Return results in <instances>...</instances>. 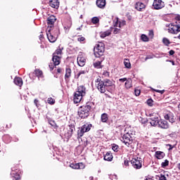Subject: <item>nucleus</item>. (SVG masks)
I'll return each instance as SVG.
<instances>
[{
	"mask_svg": "<svg viewBox=\"0 0 180 180\" xmlns=\"http://www.w3.org/2000/svg\"><path fill=\"white\" fill-rule=\"evenodd\" d=\"M92 103H87L86 105H83L78 111V115L81 119H86L89 116V112H91V108Z\"/></svg>",
	"mask_w": 180,
	"mask_h": 180,
	"instance_id": "1",
	"label": "nucleus"
},
{
	"mask_svg": "<svg viewBox=\"0 0 180 180\" xmlns=\"http://www.w3.org/2000/svg\"><path fill=\"white\" fill-rule=\"evenodd\" d=\"M86 89L82 85L78 87L77 91L75 94L73 101L75 103H79L82 101V96H85Z\"/></svg>",
	"mask_w": 180,
	"mask_h": 180,
	"instance_id": "2",
	"label": "nucleus"
},
{
	"mask_svg": "<svg viewBox=\"0 0 180 180\" xmlns=\"http://www.w3.org/2000/svg\"><path fill=\"white\" fill-rule=\"evenodd\" d=\"M94 56L96 58H101L105 53V44L99 43L94 46Z\"/></svg>",
	"mask_w": 180,
	"mask_h": 180,
	"instance_id": "3",
	"label": "nucleus"
},
{
	"mask_svg": "<svg viewBox=\"0 0 180 180\" xmlns=\"http://www.w3.org/2000/svg\"><path fill=\"white\" fill-rule=\"evenodd\" d=\"M58 34H60V30L57 28H56L52 33L50 30L46 32V36L50 43H56V41H57Z\"/></svg>",
	"mask_w": 180,
	"mask_h": 180,
	"instance_id": "4",
	"label": "nucleus"
},
{
	"mask_svg": "<svg viewBox=\"0 0 180 180\" xmlns=\"http://www.w3.org/2000/svg\"><path fill=\"white\" fill-rule=\"evenodd\" d=\"M120 141L124 143L127 147H129L133 142V134L127 132L121 137Z\"/></svg>",
	"mask_w": 180,
	"mask_h": 180,
	"instance_id": "5",
	"label": "nucleus"
},
{
	"mask_svg": "<svg viewBox=\"0 0 180 180\" xmlns=\"http://www.w3.org/2000/svg\"><path fill=\"white\" fill-rule=\"evenodd\" d=\"M91 127H92V124H84L79 127L77 130V139H81L85 133L89 131V130H91Z\"/></svg>",
	"mask_w": 180,
	"mask_h": 180,
	"instance_id": "6",
	"label": "nucleus"
},
{
	"mask_svg": "<svg viewBox=\"0 0 180 180\" xmlns=\"http://www.w3.org/2000/svg\"><path fill=\"white\" fill-rule=\"evenodd\" d=\"M11 175L15 180L20 179V170L19 169L18 165H15L11 168Z\"/></svg>",
	"mask_w": 180,
	"mask_h": 180,
	"instance_id": "7",
	"label": "nucleus"
},
{
	"mask_svg": "<svg viewBox=\"0 0 180 180\" xmlns=\"http://www.w3.org/2000/svg\"><path fill=\"white\" fill-rule=\"evenodd\" d=\"M168 33L171 34H178L180 32V24L179 22H175L173 25V27H169L167 29Z\"/></svg>",
	"mask_w": 180,
	"mask_h": 180,
	"instance_id": "8",
	"label": "nucleus"
},
{
	"mask_svg": "<svg viewBox=\"0 0 180 180\" xmlns=\"http://www.w3.org/2000/svg\"><path fill=\"white\" fill-rule=\"evenodd\" d=\"M67 130V132L65 133V136L66 137V139H71V137H72L74 131H75V125L72 124H69Z\"/></svg>",
	"mask_w": 180,
	"mask_h": 180,
	"instance_id": "9",
	"label": "nucleus"
},
{
	"mask_svg": "<svg viewBox=\"0 0 180 180\" xmlns=\"http://www.w3.org/2000/svg\"><path fill=\"white\" fill-rule=\"evenodd\" d=\"M153 6L154 9H156L157 11L160 9H162L165 6V4L162 0H154Z\"/></svg>",
	"mask_w": 180,
	"mask_h": 180,
	"instance_id": "10",
	"label": "nucleus"
},
{
	"mask_svg": "<svg viewBox=\"0 0 180 180\" xmlns=\"http://www.w3.org/2000/svg\"><path fill=\"white\" fill-rule=\"evenodd\" d=\"M131 164L132 165L134 168H135L136 169H140V168H141V167H142L141 160L139 158H133L131 160Z\"/></svg>",
	"mask_w": 180,
	"mask_h": 180,
	"instance_id": "11",
	"label": "nucleus"
},
{
	"mask_svg": "<svg viewBox=\"0 0 180 180\" xmlns=\"http://www.w3.org/2000/svg\"><path fill=\"white\" fill-rule=\"evenodd\" d=\"M149 120L151 126H158L160 120H161V117L158 115H153L149 118Z\"/></svg>",
	"mask_w": 180,
	"mask_h": 180,
	"instance_id": "12",
	"label": "nucleus"
},
{
	"mask_svg": "<svg viewBox=\"0 0 180 180\" xmlns=\"http://www.w3.org/2000/svg\"><path fill=\"white\" fill-rule=\"evenodd\" d=\"M158 126L160 129H169V124H168V122L161 119L159 121V124H158Z\"/></svg>",
	"mask_w": 180,
	"mask_h": 180,
	"instance_id": "13",
	"label": "nucleus"
},
{
	"mask_svg": "<svg viewBox=\"0 0 180 180\" xmlns=\"http://www.w3.org/2000/svg\"><path fill=\"white\" fill-rule=\"evenodd\" d=\"M97 89L101 91V94H105L106 92V86L103 85V82H101L97 84Z\"/></svg>",
	"mask_w": 180,
	"mask_h": 180,
	"instance_id": "14",
	"label": "nucleus"
},
{
	"mask_svg": "<svg viewBox=\"0 0 180 180\" xmlns=\"http://www.w3.org/2000/svg\"><path fill=\"white\" fill-rule=\"evenodd\" d=\"M49 6H51V8H54L55 9H58L60 6V2H58V0H50Z\"/></svg>",
	"mask_w": 180,
	"mask_h": 180,
	"instance_id": "15",
	"label": "nucleus"
},
{
	"mask_svg": "<svg viewBox=\"0 0 180 180\" xmlns=\"http://www.w3.org/2000/svg\"><path fill=\"white\" fill-rule=\"evenodd\" d=\"M165 119L169 120L170 123H175V117H174V114L171 112L165 115Z\"/></svg>",
	"mask_w": 180,
	"mask_h": 180,
	"instance_id": "16",
	"label": "nucleus"
},
{
	"mask_svg": "<svg viewBox=\"0 0 180 180\" xmlns=\"http://www.w3.org/2000/svg\"><path fill=\"white\" fill-rule=\"evenodd\" d=\"M85 58H84L82 56H79L77 57V64L78 65H79V67H84V65H85Z\"/></svg>",
	"mask_w": 180,
	"mask_h": 180,
	"instance_id": "17",
	"label": "nucleus"
},
{
	"mask_svg": "<svg viewBox=\"0 0 180 180\" xmlns=\"http://www.w3.org/2000/svg\"><path fill=\"white\" fill-rule=\"evenodd\" d=\"M56 20H57V18H56V16L54 15L49 16L47 19L48 26H53Z\"/></svg>",
	"mask_w": 180,
	"mask_h": 180,
	"instance_id": "18",
	"label": "nucleus"
},
{
	"mask_svg": "<svg viewBox=\"0 0 180 180\" xmlns=\"http://www.w3.org/2000/svg\"><path fill=\"white\" fill-rule=\"evenodd\" d=\"M103 60H105V58L101 57V58H100V60L96 61V62L93 64L94 68H98V69L102 68V65H101V64H102V61H103Z\"/></svg>",
	"mask_w": 180,
	"mask_h": 180,
	"instance_id": "19",
	"label": "nucleus"
},
{
	"mask_svg": "<svg viewBox=\"0 0 180 180\" xmlns=\"http://www.w3.org/2000/svg\"><path fill=\"white\" fill-rule=\"evenodd\" d=\"M96 5L98 8H100L101 9H103V8L106 6V0H97Z\"/></svg>",
	"mask_w": 180,
	"mask_h": 180,
	"instance_id": "20",
	"label": "nucleus"
},
{
	"mask_svg": "<svg viewBox=\"0 0 180 180\" xmlns=\"http://www.w3.org/2000/svg\"><path fill=\"white\" fill-rule=\"evenodd\" d=\"M144 8H146V5L141 2H137L135 4V9H136V11H139V12H141V10L144 9Z\"/></svg>",
	"mask_w": 180,
	"mask_h": 180,
	"instance_id": "21",
	"label": "nucleus"
},
{
	"mask_svg": "<svg viewBox=\"0 0 180 180\" xmlns=\"http://www.w3.org/2000/svg\"><path fill=\"white\" fill-rule=\"evenodd\" d=\"M52 61L54 64V67H56V65H59V64H60V56H58L57 55H53V56L52 58Z\"/></svg>",
	"mask_w": 180,
	"mask_h": 180,
	"instance_id": "22",
	"label": "nucleus"
},
{
	"mask_svg": "<svg viewBox=\"0 0 180 180\" xmlns=\"http://www.w3.org/2000/svg\"><path fill=\"white\" fill-rule=\"evenodd\" d=\"M14 84L18 86H22L23 85V80L20 77H15L14 79Z\"/></svg>",
	"mask_w": 180,
	"mask_h": 180,
	"instance_id": "23",
	"label": "nucleus"
},
{
	"mask_svg": "<svg viewBox=\"0 0 180 180\" xmlns=\"http://www.w3.org/2000/svg\"><path fill=\"white\" fill-rule=\"evenodd\" d=\"M155 157L158 158V160H162V158L165 157V153L161 151H156Z\"/></svg>",
	"mask_w": 180,
	"mask_h": 180,
	"instance_id": "24",
	"label": "nucleus"
},
{
	"mask_svg": "<svg viewBox=\"0 0 180 180\" xmlns=\"http://www.w3.org/2000/svg\"><path fill=\"white\" fill-rule=\"evenodd\" d=\"M105 161H112L113 160V156L110 152H107L105 155H104Z\"/></svg>",
	"mask_w": 180,
	"mask_h": 180,
	"instance_id": "25",
	"label": "nucleus"
},
{
	"mask_svg": "<svg viewBox=\"0 0 180 180\" xmlns=\"http://www.w3.org/2000/svg\"><path fill=\"white\" fill-rule=\"evenodd\" d=\"M71 68H66L65 70V79H68V78H70V77H71Z\"/></svg>",
	"mask_w": 180,
	"mask_h": 180,
	"instance_id": "26",
	"label": "nucleus"
},
{
	"mask_svg": "<svg viewBox=\"0 0 180 180\" xmlns=\"http://www.w3.org/2000/svg\"><path fill=\"white\" fill-rule=\"evenodd\" d=\"M109 120V117L108 116V114L103 113L101 115V122L103 123H106L108 120Z\"/></svg>",
	"mask_w": 180,
	"mask_h": 180,
	"instance_id": "27",
	"label": "nucleus"
},
{
	"mask_svg": "<svg viewBox=\"0 0 180 180\" xmlns=\"http://www.w3.org/2000/svg\"><path fill=\"white\" fill-rule=\"evenodd\" d=\"M36 76L40 79V78H43V71L40 70H35Z\"/></svg>",
	"mask_w": 180,
	"mask_h": 180,
	"instance_id": "28",
	"label": "nucleus"
},
{
	"mask_svg": "<svg viewBox=\"0 0 180 180\" xmlns=\"http://www.w3.org/2000/svg\"><path fill=\"white\" fill-rule=\"evenodd\" d=\"M125 88L127 89H130L131 88L132 84H131V79H128L127 82H125Z\"/></svg>",
	"mask_w": 180,
	"mask_h": 180,
	"instance_id": "29",
	"label": "nucleus"
},
{
	"mask_svg": "<svg viewBox=\"0 0 180 180\" xmlns=\"http://www.w3.org/2000/svg\"><path fill=\"white\" fill-rule=\"evenodd\" d=\"M103 84L105 86H112V84L113 83L112 82V81H110V79H106L104 81H103Z\"/></svg>",
	"mask_w": 180,
	"mask_h": 180,
	"instance_id": "30",
	"label": "nucleus"
},
{
	"mask_svg": "<svg viewBox=\"0 0 180 180\" xmlns=\"http://www.w3.org/2000/svg\"><path fill=\"white\" fill-rule=\"evenodd\" d=\"M124 65L125 68H131V64H130V60L129 59H125L124 60Z\"/></svg>",
	"mask_w": 180,
	"mask_h": 180,
	"instance_id": "31",
	"label": "nucleus"
},
{
	"mask_svg": "<svg viewBox=\"0 0 180 180\" xmlns=\"http://www.w3.org/2000/svg\"><path fill=\"white\" fill-rule=\"evenodd\" d=\"M110 31L108 30L103 32H101V39H105V37H107V36H110Z\"/></svg>",
	"mask_w": 180,
	"mask_h": 180,
	"instance_id": "32",
	"label": "nucleus"
},
{
	"mask_svg": "<svg viewBox=\"0 0 180 180\" xmlns=\"http://www.w3.org/2000/svg\"><path fill=\"white\" fill-rule=\"evenodd\" d=\"M85 74H86V70H80L79 71L77 75H75V78L78 79L79 78V77H82V75H85Z\"/></svg>",
	"mask_w": 180,
	"mask_h": 180,
	"instance_id": "33",
	"label": "nucleus"
},
{
	"mask_svg": "<svg viewBox=\"0 0 180 180\" xmlns=\"http://www.w3.org/2000/svg\"><path fill=\"white\" fill-rule=\"evenodd\" d=\"M162 43H163V44H165V46H168L170 45L171 41H169V39L165 37V38L162 39Z\"/></svg>",
	"mask_w": 180,
	"mask_h": 180,
	"instance_id": "34",
	"label": "nucleus"
},
{
	"mask_svg": "<svg viewBox=\"0 0 180 180\" xmlns=\"http://www.w3.org/2000/svg\"><path fill=\"white\" fill-rule=\"evenodd\" d=\"M70 168H72L73 169H79V167L78 166V163H71L70 165Z\"/></svg>",
	"mask_w": 180,
	"mask_h": 180,
	"instance_id": "35",
	"label": "nucleus"
},
{
	"mask_svg": "<svg viewBox=\"0 0 180 180\" xmlns=\"http://www.w3.org/2000/svg\"><path fill=\"white\" fill-rule=\"evenodd\" d=\"M168 165H169V161H168V160H165V162L161 164L162 168H165V167H168Z\"/></svg>",
	"mask_w": 180,
	"mask_h": 180,
	"instance_id": "36",
	"label": "nucleus"
},
{
	"mask_svg": "<svg viewBox=\"0 0 180 180\" xmlns=\"http://www.w3.org/2000/svg\"><path fill=\"white\" fill-rule=\"evenodd\" d=\"M112 150H113V151H115V153H117V151H119V146H117L115 143L112 144Z\"/></svg>",
	"mask_w": 180,
	"mask_h": 180,
	"instance_id": "37",
	"label": "nucleus"
},
{
	"mask_svg": "<svg viewBox=\"0 0 180 180\" xmlns=\"http://www.w3.org/2000/svg\"><path fill=\"white\" fill-rule=\"evenodd\" d=\"M141 39L142 40V41H148V37H147V35L142 34V35L141 36Z\"/></svg>",
	"mask_w": 180,
	"mask_h": 180,
	"instance_id": "38",
	"label": "nucleus"
},
{
	"mask_svg": "<svg viewBox=\"0 0 180 180\" xmlns=\"http://www.w3.org/2000/svg\"><path fill=\"white\" fill-rule=\"evenodd\" d=\"M91 22L94 25H96V23H99V18L98 17H94L91 19Z\"/></svg>",
	"mask_w": 180,
	"mask_h": 180,
	"instance_id": "39",
	"label": "nucleus"
},
{
	"mask_svg": "<svg viewBox=\"0 0 180 180\" xmlns=\"http://www.w3.org/2000/svg\"><path fill=\"white\" fill-rule=\"evenodd\" d=\"M139 122H141V124H143V126H146L147 124L148 120L146 118L141 117L139 119Z\"/></svg>",
	"mask_w": 180,
	"mask_h": 180,
	"instance_id": "40",
	"label": "nucleus"
},
{
	"mask_svg": "<svg viewBox=\"0 0 180 180\" xmlns=\"http://www.w3.org/2000/svg\"><path fill=\"white\" fill-rule=\"evenodd\" d=\"M47 102L50 105H54V103H56V101L53 98H51V97L48 98Z\"/></svg>",
	"mask_w": 180,
	"mask_h": 180,
	"instance_id": "41",
	"label": "nucleus"
},
{
	"mask_svg": "<svg viewBox=\"0 0 180 180\" xmlns=\"http://www.w3.org/2000/svg\"><path fill=\"white\" fill-rule=\"evenodd\" d=\"M63 53V51L60 49H56L53 53V56H60Z\"/></svg>",
	"mask_w": 180,
	"mask_h": 180,
	"instance_id": "42",
	"label": "nucleus"
},
{
	"mask_svg": "<svg viewBox=\"0 0 180 180\" xmlns=\"http://www.w3.org/2000/svg\"><path fill=\"white\" fill-rule=\"evenodd\" d=\"M49 123L51 126H52V127H57V124H56V122L53 120H49Z\"/></svg>",
	"mask_w": 180,
	"mask_h": 180,
	"instance_id": "43",
	"label": "nucleus"
},
{
	"mask_svg": "<svg viewBox=\"0 0 180 180\" xmlns=\"http://www.w3.org/2000/svg\"><path fill=\"white\" fill-rule=\"evenodd\" d=\"M114 27H117V26L119 27V18H115V19L114 20Z\"/></svg>",
	"mask_w": 180,
	"mask_h": 180,
	"instance_id": "44",
	"label": "nucleus"
},
{
	"mask_svg": "<svg viewBox=\"0 0 180 180\" xmlns=\"http://www.w3.org/2000/svg\"><path fill=\"white\" fill-rule=\"evenodd\" d=\"M148 37H150V39H153V37H154V31H153V30H149Z\"/></svg>",
	"mask_w": 180,
	"mask_h": 180,
	"instance_id": "45",
	"label": "nucleus"
},
{
	"mask_svg": "<svg viewBox=\"0 0 180 180\" xmlns=\"http://www.w3.org/2000/svg\"><path fill=\"white\" fill-rule=\"evenodd\" d=\"M79 169H84L85 168V165L82 162L77 163Z\"/></svg>",
	"mask_w": 180,
	"mask_h": 180,
	"instance_id": "46",
	"label": "nucleus"
},
{
	"mask_svg": "<svg viewBox=\"0 0 180 180\" xmlns=\"http://www.w3.org/2000/svg\"><path fill=\"white\" fill-rule=\"evenodd\" d=\"M126 20H122L119 22V27H122V26H125Z\"/></svg>",
	"mask_w": 180,
	"mask_h": 180,
	"instance_id": "47",
	"label": "nucleus"
},
{
	"mask_svg": "<svg viewBox=\"0 0 180 180\" xmlns=\"http://www.w3.org/2000/svg\"><path fill=\"white\" fill-rule=\"evenodd\" d=\"M154 101H153V99H151V98H149V99H148V101H147V103H148V106H153V103Z\"/></svg>",
	"mask_w": 180,
	"mask_h": 180,
	"instance_id": "48",
	"label": "nucleus"
},
{
	"mask_svg": "<svg viewBox=\"0 0 180 180\" xmlns=\"http://www.w3.org/2000/svg\"><path fill=\"white\" fill-rule=\"evenodd\" d=\"M153 91H155V92H158V94H161V95L165 92V90L153 89Z\"/></svg>",
	"mask_w": 180,
	"mask_h": 180,
	"instance_id": "49",
	"label": "nucleus"
},
{
	"mask_svg": "<svg viewBox=\"0 0 180 180\" xmlns=\"http://www.w3.org/2000/svg\"><path fill=\"white\" fill-rule=\"evenodd\" d=\"M159 180H167V177L165 176V175L160 174Z\"/></svg>",
	"mask_w": 180,
	"mask_h": 180,
	"instance_id": "50",
	"label": "nucleus"
},
{
	"mask_svg": "<svg viewBox=\"0 0 180 180\" xmlns=\"http://www.w3.org/2000/svg\"><path fill=\"white\" fill-rule=\"evenodd\" d=\"M85 40V37H82V36H79L78 38H77V41H84Z\"/></svg>",
	"mask_w": 180,
	"mask_h": 180,
	"instance_id": "51",
	"label": "nucleus"
},
{
	"mask_svg": "<svg viewBox=\"0 0 180 180\" xmlns=\"http://www.w3.org/2000/svg\"><path fill=\"white\" fill-rule=\"evenodd\" d=\"M175 20H176V22H179V25H180V15H177L175 17Z\"/></svg>",
	"mask_w": 180,
	"mask_h": 180,
	"instance_id": "52",
	"label": "nucleus"
},
{
	"mask_svg": "<svg viewBox=\"0 0 180 180\" xmlns=\"http://www.w3.org/2000/svg\"><path fill=\"white\" fill-rule=\"evenodd\" d=\"M134 93H135L136 96H139L141 94V91L139 89H135Z\"/></svg>",
	"mask_w": 180,
	"mask_h": 180,
	"instance_id": "53",
	"label": "nucleus"
},
{
	"mask_svg": "<svg viewBox=\"0 0 180 180\" xmlns=\"http://www.w3.org/2000/svg\"><path fill=\"white\" fill-rule=\"evenodd\" d=\"M120 32V29H118V28H115L114 29V31H113V33L114 34H117V33Z\"/></svg>",
	"mask_w": 180,
	"mask_h": 180,
	"instance_id": "54",
	"label": "nucleus"
},
{
	"mask_svg": "<svg viewBox=\"0 0 180 180\" xmlns=\"http://www.w3.org/2000/svg\"><path fill=\"white\" fill-rule=\"evenodd\" d=\"M127 80V78L124 77V78H122V79H119L120 82H126Z\"/></svg>",
	"mask_w": 180,
	"mask_h": 180,
	"instance_id": "55",
	"label": "nucleus"
},
{
	"mask_svg": "<svg viewBox=\"0 0 180 180\" xmlns=\"http://www.w3.org/2000/svg\"><path fill=\"white\" fill-rule=\"evenodd\" d=\"M169 56H174V54H175V51H174V50H170V51H169Z\"/></svg>",
	"mask_w": 180,
	"mask_h": 180,
	"instance_id": "56",
	"label": "nucleus"
},
{
	"mask_svg": "<svg viewBox=\"0 0 180 180\" xmlns=\"http://www.w3.org/2000/svg\"><path fill=\"white\" fill-rule=\"evenodd\" d=\"M49 68L51 71H53L54 70V65H53V64L49 65Z\"/></svg>",
	"mask_w": 180,
	"mask_h": 180,
	"instance_id": "57",
	"label": "nucleus"
},
{
	"mask_svg": "<svg viewBox=\"0 0 180 180\" xmlns=\"http://www.w3.org/2000/svg\"><path fill=\"white\" fill-rule=\"evenodd\" d=\"M124 165H125V167H129V162L127 160H124Z\"/></svg>",
	"mask_w": 180,
	"mask_h": 180,
	"instance_id": "58",
	"label": "nucleus"
},
{
	"mask_svg": "<svg viewBox=\"0 0 180 180\" xmlns=\"http://www.w3.org/2000/svg\"><path fill=\"white\" fill-rule=\"evenodd\" d=\"M167 146L169 147V150H172V148H174V146H172L171 144H167Z\"/></svg>",
	"mask_w": 180,
	"mask_h": 180,
	"instance_id": "59",
	"label": "nucleus"
},
{
	"mask_svg": "<svg viewBox=\"0 0 180 180\" xmlns=\"http://www.w3.org/2000/svg\"><path fill=\"white\" fill-rule=\"evenodd\" d=\"M96 82H98V84H100V82H103V81H102L101 79L98 78L96 79Z\"/></svg>",
	"mask_w": 180,
	"mask_h": 180,
	"instance_id": "60",
	"label": "nucleus"
},
{
	"mask_svg": "<svg viewBox=\"0 0 180 180\" xmlns=\"http://www.w3.org/2000/svg\"><path fill=\"white\" fill-rule=\"evenodd\" d=\"M103 75H105V77H109V72H104Z\"/></svg>",
	"mask_w": 180,
	"mask_h": 180,
	"instance_id": "61",
	"label": "nucleus"
},
{
	"mask_svg": "<svg viewBox=\"0 0 180 180\" xmlns=\"http://www.w3.org/2000/svg\"><path fill=\"white\" fill-rule=\"evenodd\" d=\"M42 39H44L43 34H40L39 35V40H41Z\"/></svg>",
	"mask_w": 180,
	"mask_h": 180,
	"instance_id": "62",
	"label": "nucleus"
},
{
	"mask_svg": "<svg viewBox=\"0 0 180 180\" xmlns=\"http://www.w3.org/2000/svg\"><path fill=\"white\" fill-rule=\"evenodd\" d=\"M34 102L35 105H37V103L39 102V101H37V99H34Z\"/></svg>",
	"mask_w": 180,
	"mask_h": 180,
	"instance_id": "63",
	"label": "nucleus"
},
{
	"mask_svg": "<svg viewBox=\"0 0 180 180\" xmlns=\"http://www.w3.org/2000/svg\"><path fill=\"white\" fill-rule=\"evenodd\" d=\"M57 72H58V73L61 72V69L58 68V69H57Z\"/></svg>",
	"mask_w": 180,
	"mask_h": 180,
	"instance_id": "64",
	"label": "nucleus"
}]
</instances>
